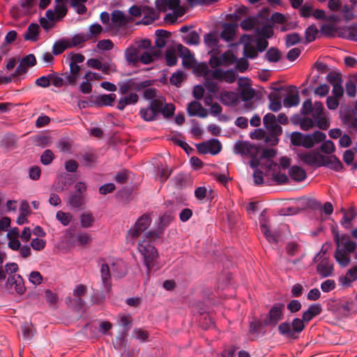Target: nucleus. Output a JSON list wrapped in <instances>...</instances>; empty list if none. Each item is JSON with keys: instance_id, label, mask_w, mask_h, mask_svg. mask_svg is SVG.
<instances>
[{"instance_id": "nucleus-1", "label": "nucleus", "mask_w": 357, "mask_h": 357, "mask_svg": "<svg viewBox=\"0 0 357 357\" xmlns=\"http://www.w3.org/2000/svg\"><path fill=\"white\" fill-rule=\"evenodd\" d=\"M152 82L149 79L139 81L136 77L119 82V93L124 96L118 100L116 108L122 111L127 105L136 104L139 100V96L136 92L149 87L152 84Z\"/></svg>"}, {"instance_id": "nucleus-2", "label": "nucleus", "mask_w": 357, "mask_h": 357, "mask_svg": "<svg viewBox=\"0 0 357 357\" xmlns=\"http://www.w3.org/2000/svg\"><path fill=\"white\" fill-rule=\"evenodd\" d=\"M332 234L336 249L334 258L341 267H347L351 262L350 254H354V259L357 260V243L351 238L347 234H340L336 229L332 230Z\"/></svg>"}, {"instance_id": "nucleus-3", "label": "nucleus", "mask_w": 357, "mask_h": 357, "mask_svg": "<svg viewBox=\"0 0 357 357\" xmlns=\"http://www.w3.org/2000/svg\"><path fill=\"white\" fill-rule=\"evenodd\" d=\"M162 234L161 229L157 227L155 230L145 233L143 239L138 243L137 249L143 256L144 263L147 268V273H149L154 267L158 257V251L153 245V242L160 238Z\"/></svg>"}, {"instance_id": "nucleus-4", "label": "nucleus", "mask_w": 357, "mask_h": 357, "mask_svg": "<svg viewBox=\"0 0 357 357\" xmlns=\"http://www.w3.org/2000/svg\"><path fill=\"white\" fill-rule=\"evenodd\" d=\"M326 137V134L319 130H316L312 134H303L301 132H293L290 135V142L294 146H303L305 149H311L315 144L323 142Z\"/></svg>"}, {"instance_id": "nucleus-5", "label": "nucleus", "mask_w": 357, "mask_h": 357, "mask_svg": "<svg viewBox=\"0 0 357 357\" xmlns=\"http://www.w3.org/2000/svg\"><path fill=\"white\" fill-rule=\"evenodd\" d=\"M305 324L300 318H294L291 322L285 321L278 325L279 333L286 339L298 340L301 333L305 328Z\"/></svg>"}, {"instance_id": "nucleus-6", "label": "nucleus", "mask_w": 357, "mask_h": 357, "mask_svg": "<svg viewBox=\"0 0 357 357\" xmlns=\"http://www.w3.org/2000/svg\"><path fill=\"white\" fill-rule=\"evenodd\" d=\"M263 123L265 128L270 132V135L265 139L266 142H271L275 145L278 142V137L282 132L280 126L276 122L275 116L271 113L266 114L263 118Z\"/></svg>"}, {"instance_id": "nucleus-7", "label": "nucleus", "mask_w": 357, "mask_h": 357, "mask_svg": "<svg viewBox=\"0 0 357 357\" xmlns=\"http://www.w3.org/2000/svg\"><path fill=\"white\" fill-rule=\"evenodd\" d=\"M284 303H275L264 320L265 326H275L284 317Z\"/></svg>"}, {"instance_id": "nucleus-8", "label": "nucleus", "mask_w": 357, "mask_h": 357, "mask_svg": "<svg viewBox=\"0 0 357 357\" xmlns=\"http://www.w3.org/2000/svg\"><path fill=\"white\" fill-rule=\"evenodd\" d=\"M75 191L71 192L68 202L73 208H79L84 204V193L86 191V185L84 182H77L75 185Z\"/></svg>"}, {"instance_id": "nucleus-9", "label": "nucleus", "mask_w": 357, "mask_h": 357, "mask_svg": "<svg viewBox=\"0 0 357 357\" xmlns=\"http://www.w3.org/2000/svg\"><path fill=\"white\" fill-rule=\"evenodd\" d=\"M151 221L150 214H143L137 220L135 225L129 229L128 236L132 238H137L151 225Z\"/></svg>"}, {"instance_id": "nucleus-10", "label": "nucleus", "mask_w": 357, "mask_h": 357, "mask_svg": "<svg viewBox=\"0 0 357 357\" xmlns=\"http://www.w3.org/2000/svg\"><path fill=\"white\" fill-rule=\"evenodd\" d=\"M266 213V211L264 210L259 216V225L261 231L269 243L277 244L279 241L280 234L278 232L273 233L271 231L268 225V220Z\"/></svg>"}, {"instance_id": "nucleus-11", "label": "nucleus", "mask_w": 357, "mask_h": 357, "mask_svg": "<svg viewBox=\"0 0 357 357\" xmlns=\"http://www.w3.org/2000/svg\"><path fill=\"white\" fill-rule=\"evenodd\" d=\"M197 149L199 153L216 155L220 152L222 145L218 139H211L206 142L197 144Z\"/></svg>"}, {"instance_id": "nucleus-12", "label": "nucleus", "mask_w": 357, "mask_h": 357, "mask_svg": "<svg viewBox=\"0 0 357 357\" xmlns=\"http://www.w3.org/2000/svg\"><path fill=\"white\" fill-rule=\"evenodd\" d=\"M258 147L248 142L238 141L234 147V151L236 154L242 155L254 156L258 153Z\"/></svg>"}, {"instance_id": "nucleus-13", "label": "nucleus", "mask_w": 357, "mask_h": 357, "mask_svg": "<svg viewBox=\"0 0 357 357\" xmlns=\"http://www.w3.org/2000/svg\"><path fill=\"white\" fill-rule=\"evenodd\" d=\"M15 287V291L22 295L26 291V287L22 277L20 275H10L6 280V287L7 289H10Z\"/></svg>"}, {"instance_id": "nucleus-14", "label": "nucleus", "mask_w": 357, "mask_h": 357, "mask_svg": "<svg viewBox=\"0 0 357 357\" xmlns=\"http://www.w3.org/2000/svg\"><path fill=\"white\" fill-rule=\"evenodd\" d=\"M319 158L321 159L320 167H327L336 172H340L343 169L342 163L335 155H322Z\"/></svg>"}, {"instance_id": "nucleus-15", "label": "nucleus", "mask_w": 357, "mask_h": 357, "mask_svg": "<svg viewBox=\"0 0 357 357\" xmlns=\"http://www.w3.org/2000/svg\"><path fill=\"white\" fill-rule=\"evenodd\" d=\"M129 22V18L125 13L119 10H114L111 14V24L109 29H119L126 26Z\"/></svg>"}, {"instance_id": "nucleus-16", "label": "nucleus", "mask_w": 357, "mask_h": 357, "mask_svg": "<svg viewBox=\"0 0 357 357\" xmlns=\"http://www.w3.org/2000/svg\"><path fill=\"white\" fill-rule=\"evenodd\" d=\"M322 154L319 153L318 152H315L314 151L309 152H303L298 154L300 160L303 162L305 164L308 165L310 166H317L320 167V156Z\"/></svg>"}, {"instance_id": "nucleus-17", "label": "nucleus", "mask_w": 357, "mask_h": 357, "mask_svg": "<svg viewBox=\"0 0 357 357\" xmlns=\"http://www.w3.org/2000/svg\"><path fill=\"white\" fill-rule=\"evenodd\" d=\"M187 112L190 116H199L201 118L206 117L208 114L207 109L197 100H192L188 105Z\"/></svg>"}, {"instance_id": "nucleus-18", "label": "nucleus", "mask_w": 357, "mask_h": 357, "mask_svg": "<svg viewBox=\"0 0 357 357\" xmlns=\"http://www.w3.org/2000/svg\"><path fill=\"white\" fill-rule=\"evenodd\" d=\"M334 265L327 257L323 258L317 265V272L322 278H327L333 274Z\"/></svg>"}, {"instance_id": "nucleus-19", "label": "nucleus", "mask_w": 357, "mask_h": 357, "mask_svg": "<svg viewBox=\"0 0 357 357\" xmlns=\"http://www.w3.org/2000/svg\"><path fill=\"white\" fill-rule=\"evenodd\" d=\"M322 307L319 303L311 304L307 310L304 311L302 314L301 320H303V323L305 326L316 316L319 315L321 313Z\"/></svg>"}, {"instance_id": "nucleus-20", "label": "nucleus", "mask_w": 357, "mask_h": 357, "mask_svg": "<svg viewBox=\"0 0 357 357\" xmlns=\"http://www.w3.org/2000/svg\"><path fill=\"white\" fill-rule=\"evenodd\" d=\"M248 82L249 79L248 78L243 79L241 77L238 80L239 86L243 87L241 91V96L244 101L252 99L255 95V91L251 88L250 84Z\"/></svg>"}, {"instance_id": "nucleus-21", "label": "nucleus", "mask_w": 357, "mask_h": 357, "mask_svg": "<svg viewBox=\"0 0 357 357\" xmlns=\"http://www.w3.org/2000/svg\"><path fill=\"white\" fill-rule=\"evenodd\" d=\"M100 261H102L103 263L101 264L100 267V275H101V279L102 284L105 287V288L107 289V291H109L111 288V274H110V270L109 267L107 264L105 262V259L101 258L99 259Z\"/></svg>"}, {"instance_id": "nucleus-22", "label": "nucleus", "mask_w": 357, "mask_h": 357, "mask_svg": "<svg viewBox=\"0 0 357 357\" xmlns=\"http://www.w3.org/2000/svg\"><path fill=\"white\" fill-rule=\"evenodd\" d=\"M221 102L227 106L235 105L238 100V96L234 91H221L220 94Z\"/></svg>"}, {"instance_id": "nucleus-23", "label": "nucleus", "mask_w": 357, "mask_h": 357, "mask_svg": "<svg viewBox=\"0 0 357 357\" xmlns=\"http://www.w3.org/2000/svg\"><path fill=\"white\" fill-rule=\"evenodd\" d=\"M341 211L344 213L340 221L342 226L346 229H351L352 227L351 222L356 218V213L353 208H350L347 211L342 208Z\"/></svg>"}, {"instance_id": "nucleus-24", "label": "nucleus", "mask_w": 357, "mask_h": 357, "mask_svg": "<svg viewBox=\"0 0 357 357\" xmlns=\"http://www.w3.org/2000/svg\"><path fill=\"white\" fill-rule=\"evenodd\" d=\"M40 26L36 23H31L26 33L24 35V38L26 40L36 41L38 38Z\"/></svg>"}, {"instance_id": "nucleus-25", "label": "nucleus", "mask_w": 357, "mask_h": 357, "mask_svg": "<svg viewBox=\"0 0 357 357\" xmlns=\"http://www.w3.org/2000/svg\"><path fill=\"white\" fill-rule=\"evenodd\" d=\"M289 174L294 181L298 182L304 181L307 176L305 171L296 165H294L289 169Z\"/></svg>"}, {"instance_id": "nucleus-26", "label": "nucleus", "mask_w": 357, "mask_h": 357, "mask_svg": "<svg viewBox=\"0 0 357 357\" xmlns=\"http://www.w3.org/2000/svg\"><path fill=\"white\" fill-rule=\"evenodd\" d=\"M127 61L132 65H136L139 59V52L135 47H130L125 52Z\"/></svg>"}, {"instance_id": "nucleus-27", "label": "nucleus", "mask_w": 357, "mask_h": 357, "mask_svg": "<svg viewBox=\"0 0 357 357\" xmlns=\"http://www.w3.org/2000/svg\"><path fill=\"white\" fill-rule=\"evenodd\" d=\"M235 35V26L232 24H225L221 31L220 37L226 41L233 40Z\"/></svg>"}, {"instance_id": "nucleus-28", "label": "nucleus", "mask_w": 357, "mask_h": 357, "mask_svg": "<svg viewBox=\"0 0 357 357\" xmlns=\"http://www.w3.org/2000/svg\"><path fill=\"white\" fill-rule=\"evenodd\" d=\"M116 94H103L97 97V104L100 106H112L116 99Z\"/></svg>"}, {"instance_id": "nucleus-29", "label": "nucleus", "mask_w": 357, "mask_h": 357, "mask_svg": "<svg viewBox=\"0 0 357 357\" xmlns=\"http://www.w3.org/2000/svg\"><path fill=\"white\" fill-rule=\"evenodd\" d=\"M178 52L180 54V56L183 59V64L185 66H190V61L193 58L190 50L182 45H179L178 46Z\"/></svg>"}, {"instance_id": "nucleus-30", "label": "nucleus", "mask_w": 357, "mask_h": 357, "mask_svg": "<svg viewBox=\"0 0 357 357\" xmlns=\"http://www.w3.org/2000/svg\"><path fill=\"white\" fill-rule=\"evenodd\" d=\"M70 48L69 41L66 40H60L56 41L52 46V53L54 55L62 54L66 49Z\"/></svg>"}, {"instance_id": "nucleus-31", "label": "nucleus", "mask_w": 357, "mask_h": 357, "mask_svg": "<svg viewBox=\"0 0 357 357\" xmlns=\"http://www.w3.org/2000/svg\"><path fill=\"white\" fill-rule=\"evenodd\" d=\"M92 237L87 232H79L75 236L74 243L81 246H85L91 242Z\"/></svg>"}, {"instance_id": "nucleus-32", "label": "nucleus", "mask_w": 357, "mask_h": 357, "mask_svg": "<svg viewBox=\"0 0 357 357\" xmlns=\"http://www.w3.org/2000/svg\"><path fill=\"white\" fill-rule=\"evenodd\" d=\"M160 51L157 50H151V52H144L140 56L139 61L143 64H149L153 61V57L159 56Z\"/></svg>"}, {"instance_id": "nucleus-33", "label": "nucleus", "mask_w": 357, "mask_h": 357, "mask_svg": "<svg viewBox=\"0 0 357 357\" xmlns=\"http://www.w3.org/2000/svg\"><path fill=\"white\" fill-rule=\"evenodd\" d=\"M89 38L86 33H79L75 35L70 41H69L70 48L77 47L82 43L89 41Z\"/></svg>"}, {"instance_id": "nucleus-34", "label": "nucleus", "mask_w": 357, "mask_h": 357, "mask_svg": "<svg viewBox=\"0 0 357 357\" xmlns=\"http://www.w3.org/2000/svg\"><path fill=\"white\" fill-rule=\"evenodd\" d=\"M102 27L100 24L96 23L89 26V33H86L89 38V40H95L102 32Z\"/></svg>"}, {"instance_id": "nucleus-35", "label": "nucleus", "mask_w": 357, "mask_h": 357, "mask_svg": "<svg viewBox=\"0 0 357 357\" xmlns=\"http://www.w3.org/2000/svg\"><path fill=\"white\" fill-rule=\"evenodd\" d=\"M95 222V218L92 213H86L80 215V224L83 228H89L92 227Z\"/></svg>"}, {"instance_id": "nucleus-36", "label": "nucleus", "mask_w": 357, "mask_h": 357, "mask_svg": "<svg viewBox=\"0 0 357 357\" xmlns=\"http://www.w3.org/2000/svg\"><path fill=\"white\" fill-rule=\"evenodd\" d=\"M299 96L296 91L294 94H289L283 100L284 107H291L297 106L299 103Z\"/></svg>"}, {"instance_id": "nucleus-37", "label": "nucleus", "mask_w": 357, "mask_h": 357, "mask_svg": "<svg viewBox=\"0 0 357 357\" xmlns=\"http://www.w3.org/2000/svg\"><path fill=\"white\" fill-rule=\"evenodd\" d=\"M173 218L171 214L168 213H164L159 218V222L158 228L161 229L162 232H164L165 229L169 225L171 222L172 221Z\"/></svg>"}, {"instance_id": "nucleus-38", "label": "nucleus", "mask_w": 357, "mask_h": 357, "mask_svg": "<svg viewBox=\"0 0 357 357\" xmlns=\"http://www.w3.org/2000/svg\"><path fill=\"white\" fill-rule=\"evenodd\" d=\"M263 323L264 321L262 322L259 319H255L250 323L249 333L255 337H257L259 334Z\"/></svg>"}, {"instance_id": "nucleus-39", "label": "nucleus", "mask_w": 357, "mask_h": 357, "mask_svg": "<svg viewBox=\"0 0 357 357\" xmlns=\"http://www.w3.org/2000/svg\"><path fill=\"white\" fill-rule=\"evenodd\" d=\"M56 218L63 225L68 226L73 219V215L70 213H66L62 211H57Z\"/></svg>"}, {"instance_id": "nucleus-40", "label": "nucleus", "mask_w": 357, "mask_h": 357, "mask_svg": "<svg viewBox=\"0 0 357 357\" xmlns=\"http://www.w3.org/2000/svg\"><path fill=\"white\" fill-rule=\"evenodd\" d=\"M184 43L188 45H197L199 43V36L195 31L190 32L183 38Z\"/></svg>"}, {"instance_id": "nucleus-41", "label": "nucleus", "mask_w": 357, "mask_h": 357, "mask_svg": "<svg viewBox=\"0 0 357 357\" xmlns=\"http://www.w3.org/2000/svg\"><path fill=\"white\" fill-rule=\"evenodd\" d=\"M257 24V19L255 17H248L241 22V27L245 31L252 30Z\"/></svg>"}, {"instance_id": "nucleus-42", "label": "nucleus", "mask_w": 357, "mask_h": 357, "mask_svg": "<svg viewBox=\"0 0 357 357\" xmlns=\"http://www.w3.org/2000/svg\"><path fill=\"white\" fill-rule=\"evenodd\" d=\"M141 117L146 121H151L155 120L156 114L149 106L145 108H142L139 111Z\"/></svg>"}, {"instance_id": "nucleus-43", "label": "nucleus", "mask_w": 357, "mask_h": 357, "mask_svg": "<svg viewBox=\"0 0 357 357\" xmlns=\"http://www.w3.org/2000/svg\"><path fill=\"white\" fill-rule=\"evenodd\" d=\"M257 50L250 43H245L243 48L244 56L247 58L253 59L257 57Z\"/></svg>"}, {"instance_id": "nucleus-44", "label": "nucleus", "mask_w": 357, "mask_h": 357, "mask_svg": "<svg viewBox=\"0 0 357 357\" xmlns=\"http://www.w3.org/2000/svg\"><path fill=\"white\" fill-rule=\"evenodd\" d=\"M86 292V287L85 285L82 284L77 285L73 290V295L77 297L76 301L80 305V307L83 305V301L80 297L84 295Z\"/></svg>"}, {"instance_id": "nucleus-45", "label": "nucleus", "mask_w": 357, "mask_h": 357, "mask_svg": "<svg viewBox=\"0 0 357 357\" xmlns=\"http://www.w3.org/2000/svg\"><path fill=\"white\" fill-rule=\"evenodd\" d=\"M265 56L269 62H278L280 59V52L277 48L271 47L266 53Z\"/></svg>"}, {"instance_id": "nucleus-46", "label": "nucleus", "mask_w": 357, "mask_h": 357, "mask_svg": "<svg viewBox=\"0 0 357 357\" xmlns=\"http://www.w3.org/2000/svg\"><path fill=\"white\" fill-rule=\"evenodd\" d=\"M318 33V29L315 25H311L307 27L305 32V40L307 43H311L316 39Z\"/></svg>"}, {"instance_id": "nucleus-47", "label": "nucleus", "mask_w": 357, "mask_h": 357, "mask_svg": "<svg viewBox=\"0 0 357 357\" xmlns=\"http://www.w3.org/2000/svg\"><path fill=\"white\" fill-rule=\"evenodd\" d=\"M222 66L232 64L236 61L235 56L229 51L225 52L219 56Z\"/></svg>"}, {"instance_id": "nucleus-48", "label": "nucleus", "mask_w": 357, "mask_h": 357, "mask_svg": "<svg viewBox=\"0 0 357 357\" xmlns=\"http://www.w3.org/2000/svg\"><path fill=\"white\" fill-rule=\"evenodd\" d=\"M204 87L212 94H215L218 91V84L216 82L212 80L209 77H205L204 82Z\"/></svg>"}, {"instance_id": "nucleus-49", "label": "nucleus", "mask_w": 357, "mask_h": 357, "mask_svg": "<svg viewBox=\"0 0 357 357\" xmlns=\"http://www.w3.org/2000/svg\"><path fill=\"white\" fill-rule=\"evenodd\" d=\"M320 146V150L326 154H332L335 151L334 143L331 140H324Z\"/></svg>"}, {"instance_id": "nucleus-50", "label": "nucleus", "mask_w": 357, "mask_h": 357, "mask_svg": "<svg viewBox=\"0 0 357 357\" xmlns=\"http://www.w3.org/2000/svg\"><path fill=\"white\" fill-rule=\"evenodd\" d=\"M54 158L53 152L50 149H46L40 156V162L44 165H48L52 163Z\"/></svg>"}, {"instance_id": "nucleus-51", "label": "nucleus", "mask_w": 357, "mask_h": 357, "mask_svg": "<svg viewBox=\"0 0 357 357\" xmlns=\"http://www.w3.org/2000/svg\"><path fill=\"white\" fill-rule=\"evenodd\" d=\"M352 305H353L352 301L349 300V301H342L338 304V310L344 315H347L349 314L350 311L351 310Z\"/></svg>"}, {"instance_id": "nucleus-52", "label": "nucleus", "mask_w": 357, "mask_h": 357, "mask_svg": "<svg viewBox=\"0 0 357 357\" xmlns=\"http://www.w3.org/2000/svg\"><path fill=\"white\" fill-rule=\"evenodd\" d=\"M22 335L25 339H31L33 335V325L31 323L25 322L21 327Z\"/></svg>"}, {"instance_id": "nucleus-53", "label": "nucleus", "mask_w": 357, "mask_h": 357, "mask_svg": "<svg viewBox=\"0 0 357 357\" xmlns=\"http://www.w3.org/2000/svg\"><path fill=\"white\" fill-rule=\"evenodd\" d=\"M163 104V100L157 98L151 100L149 107L158 115L159 113H161Z\"/></svg>"}, {"instance_id": "nucleus-54", "label": "nucleus", "mask_w": 357, "mask_h": 357, "mask_svg": "<svg viewBox=\"0 0 357 357\" xmlns=\"http://www.w3.org/2000/svg\"><path fill=\"white\" fill-rule=\"evenodd\" d=\"M326 79L332 86L342 82V75L337 72H330L326 77Z\"/></svg>"}, {"instance_id": "nucleus-55", "label": "nucleus", "mask_w": 357, "mask_h": 357, "mask_svg": "<svg viewBox=\"0 0 357 357\" xmlns=\"http://www.w3.org/2000/svg\"><path fill=\"white\" fill-rule=\"evenodd\" d=\"M300 41H301V36L297 33H290V34L287 35V36H286L285 43H286V45L287 47H290V46L296 45Z\"/></svg>"}, {"instance_id": "nucleus-56", "label": "nucleus", "mask_w": 357, "mask_h": 357, "mask_svg": "<svg viewBox=\"0 0 357 357\" xmlns=\"http://www.w3.org/2000/svg\"><path fill=\"white\" fill-rule=\"evenodd\" d=\"M299 124L303 130L307 131L314 126V121L309 117H304L301 119Z\"/></svg>"}, {"instance_id": "nucleus-57", "label": "nucleus", "mask_w": 357, "mask_h": 357, "mask_svg": "<svg viewBox=\"0 0 357 357\" xmlns=\"http://www.w3.org/2000/svg\"><path fill=\"white\" fill-rule=\"evenodd\" d=\"M85 57L81 53H75L70 52L66 58V60H68L69 62L74 63H81L84 62Z\"/></svg>"}, {"instance_id": "nucleus-58", "label": "nucleus", "mask_w": 357, "mask_h": 357, "mask_svg": "<svg viewBox=\"0 0 357 357\" xmlns=\"http://www.w3.org/2000/svg\"><path fill=\"white\" fill-rule=\"evenodd\" d=\"M165 60L169 66H175L177 63V56L174 50H167L165 54Z\"/></svg>"}, {"instance_id": "nucleus-59", "label": "nucleus", "mask_w": 357, "mask_h": 357, "mask_svg": "<svg viewBox=\"0 0 357 357\" xmlns=\"http://www.w3.org/2000/svg\"><path fill=\"white\" fill-rule=\"evenodd\" d=\"M183 74L181 71L173 73L169 79L171 84L179 86L183 80Z\"/></svg>"}, {"instance_id": "nucleus-60", "label": "nucleus", "mask_w": 357, "mask_h": 357, "mask_svg": "<svg viewBox=\"0 0 357 357\" xmlns=\"http://www.w3.org/2000/svg\"><path fill=\"white\" fill-rule=\"evenodd\" d=\"M46 241L42 238H35L31 242V248L37 251L43 250L45 247Z\"/></svg>"}, {"instance_id": "nucleus-61", "label": "nucleus", "mask_w": 357, "mask_h": 357, "mask_svg": "<svg viewBox=\"0 0 357 357\" xmlns=\"http://www.w3.org/2000/svg\"><path fill=\"white\" fill-rule=\"evenodd\" d=\"M345 88H346V93L348 96H349L351 98H354L356 96L357 89H356V85L354 83V82L349 79L346 83Z\"/></svg>"}, {"instance_id": "nucleus-62", "label": "nucleus", "mask_w": 357, "mask_h": 357, "mask_svg": "<svg viewBox=\"0 0 357 357\" xmlns=\"http://www.w3.org/2000/svg\"><path fill=\"white\" fill-rule=\"evenodd\" d=\"M41 175V169L39 166L34 165L29 169V176L33 181H37L40 178Z\"/></svg>"}, {"instance_id": "nucleus-63", "label": "nucleus", "mask_w": 357, "mask_h": 357, "mask_svg": "<svg viewBox=\"0 0 357 357\" xmlns=\"http://www.w3.org/2000/svg\"><path fill=\"white\" fill-rule=\"evenodd\" d=\"M336 287L335 282L333 280L328 279L321 284V289L324 292H330Z\"/></svg>"}, {"instance_id": "nucleus-64", "label": "nucleus", "mask_w": 357, "mask_h": 357, "mask_svg": "<svg viewBox=\"0 0 357 357\" xmlns=\"http://www.w3.org/2000/svg\"><path fill=\"white\" fill-rule=\"evenodd\" d=\"M301 307V303L298 300H291L287 305V308L291 313H296L300 311Z\"/></svg>"}]
</instances>
